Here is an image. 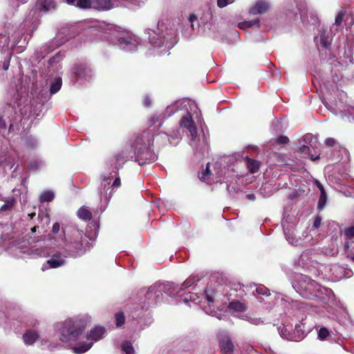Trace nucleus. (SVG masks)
<instances>
[{
    "label": "nucleus",
    "mask_w": 354,
    "mask_h": 354,
    "mask_svg": "<svg viewBox=\"0 0 354 354\" xmlns=\"http://www.w3.org/2000/svg\"><path fill=\"white\" fill-rule=\"evenodd\" d=\"M322 102L333 113H344L348 115V117H351L354 121V106H344L342 104V102L338 103L336 101H327L325 97L322 99Z\"/></svg>",
    "instance_id": "nucleus-20"
},
{
    "label": "nucleus",
    "mask_w": 354,
    "mask_h": 354,
    "mask_svg": "<svg viewBox=\"0 0 354 354\" xmlns=\"http://www.w3.org/2000/svg\"><path fill=\"white\" fill-rule=\"evenodd\" d=\"M282 226L283 228L284 234L287 241L292 245H297V241L294 242V230L289 229L288 227H286V223L284 221L282 222Z\"/></svg>",
    "instance_id": "nucleus-32"
},
{
    "label": "nucleus",
    "mask_w": 354,
    "mask_h": 354,
    "mask_svg": "<svg viewBox=\"0 0 354 354\" xmlns=\"http://www.w3.org/2000/svg\"><path fill=\"white\" fill-rule=\"evenodd\" d=\"M327 196L325 192H322V193H320V196L319 198V202L317 205V208L319 210H322L324 208L325 205L326 203Z\"/></svg>",
    "instance_id": "nucleus-43"
},
{
    "label": "nucleus",
    "mask_w": 354,
    "mask_h": 354,
    "mask_svg": "<svg viewBox=\"0 0 354 354\" xmlns=\"http://www.w3.org/2000/svg\"><path fill=\"white\" fill-rule=\"evenodd\" d=\"M324 142L328 147H335L336 145V140L333 138H326Z\"/></svg>",
    "instance_id": "nucleus-53"
},
{
    "label": "nucleus",
    "mask_w": 354,
    "mask_h": 354,
    "mask_svg": "<svg viewBox=\"0 0 354 354\" xmlns=\"http://www.w3.org/2000/svg\"><path fill=\"white\" fill-rule=\"evenodd\" d=\"M210 174L209 163H207L205 169L199 175V178L202 180H206L209 178Z\"/></svg>",
    "instance_id": "nucleus-45"
},
{
    "label": "nucleus",
    "mask_w": 354,
    "mask_h": 354,
    "mask_svg": "<svg viewBox=\"0 0 354 354\" xmlns=\"http://www.w3.org/2000/svg\"><path fill=\"white\" fill-rule=\"evenodd\" d=\"M303 144L301 145L299 151L304 158H310L311 160H317L320 157V144L317 136L311 133H307L302 138Z\"/></svg>",
    "instance_id": "nucleus-15"
},
{
    "label": "nucleus",
    "mask_w": 354,
    "mask_h": 354,
    "mask_svg": "<svg viewBox=\"0 0 354 354\" xmlns=\"http://www.w3.org/2000/svg\"><path fill=\"white\" fill-rule=\"evenodd\" d=\"M189 21L191 24L190 26L192 30L194 29V22L197 21V17L195 15H191L189 17Z\"/></svg>",
    "instance_id": "nucleus-55"
},
{
    "label": "nucleus",
    "mask_w": 354,
    "mask_h": 354,
    "mask_svg": "<svg viewBox=\"0 0 354 354\" xmlns=\"http://www.w3.org/2000/svg\"><path fill=\"white\" fill-rule=\"evenodd\" d=\"M176 32L174 21L168 17H162L156 26L145 30L149 43L159 49L158 55L166 54L174 46Z\"/></svg>",
    "instance_id": "nucleus-4"
},
{
    "label": "nucleus",
    "mask_w": 354,
    "mask_h": 354,
    "mask_svg": "<svg viewBox=\"0 0 354 354\" xmlns=\"http://www.w3.org/2000/svg\"><path fill=\"white\" fill-rule=\"evenodd\" d=\"M321 225V218H317L314 221V226L315 227L317 228Z\"/></svg>",
    "instance_id": "nucleus-61"
},
{
    "label": "nucleus",
    "mask_w": 354,
    "mask_h": 354,
    "mask_svg": "<svg viewBox=\"0 0 354 354\" xmlns=\"http://www.w3.org/2000/svg\"><path fill=\"white\" fill-rule=\"evenodd\" d=\"M55 8V3L53 0H45L41 5V10L48 11Z\"/></svg>",
    "instance_id": "nucleus-42"
},
{
    "label": "nucleus",
    "mask_w": 354,
    "mask_h": 354,
    "mask_svg": "<svg viewBox=\"0 0 354 354\" xmlns=\"http://www.w3.org/2000/svg\"><path fill=\"white\" fill-rule=\"evenodd\" d=\"M1 200L4 201V204L1 207V211L2 212L10 210L17 202V200L14 196L1 198Z\"/></svg>",
    "instance_id": "nucleus-31"
},
{
    "label": "nucleus",
    "mask_w": 354,
    "mask_h": 354,
    "mask_svg": "<svg viewBox=\"0 0 354 354\" xmlns=\"http://www.w3.org/2000/svg\"><path fill=\"white\" fill-rule=\"evenodd\" d=\"M308 254V252H304L299 259V266H301V267H305L307 264V261L306 260V257H307Z\"/></svg>",
    "instance_id": "nucleus-50"
},
{
    "label": "nucleus",
    "mask_w": 354,
    "mask_h": 354,
    "mask_svg": "<svg viewBox=\"0 0 354 354\" xmlns=\"http://www.w3.org/2000/svg\"><path fill=\"white\" fill-rule=\"evenodd\" d=\"M26 95L27 88L21 84L17 86V89L13 94V97L11 100L8 102V104L15 109L19 107L26 102Z\"/></svg>",
    "instance_id": "nucleus-21"
},
{
    "label": "nucleus",
    "mask_w": 354,
    "mask_h": 354,
    "mask_svg": "<svg viewBox=\"0 0 354 354\" xmlns=\"http://www.w3.org/2000/svg\"><path fill=\"white\" fill-rule=\"evenodd\" d=\"M198 32L203 36L212 38H216L218 35V26L210 12H205L201 17L198 23Z\"/></svg>",
    "instance_id": "nucleus-17"
},
{
    "label": "nucleus",
    "mask_w": 354,
    "mask_h": 354,
    "mask_svg": "<svg viewBox=\"0 0 354 354\" xmlns=\"http://www.w3.org/2000/svg\"><path fill=\"white\" fill-rule=\"evenodd\" d=\"M93 226L95 228L93 232L87 228L84 233L76 225L68 226L65 230L62 231L59 235L62 236L60 241H64L63 252L53 254L42 266V270L59 268L66 263V258H77L89 250L97 235L95 224Z\"/></svg>",
    "instance_id": "nucleus-1"
},
{
    "label": "nucleus",
    "mask_w": 354,
    "mask_h": 354,
    "mask_svg": "<svg viewBox=\"0 0 354 354\" xmlns=\"http://www.w3.org/2000/svg\"><path fill=\"white\" fill-rule=\"evenodd\" d=\"M343 234L348 239L354 238V225L346 227L344 230Z\"/></svg>",
    "instance_id": "nucleus-47"
},
{
    "label": "nucleus",
    "mask_w": 354,
    "mask_h": 354,
    "mask_svg": "<svg viewBox=\"0 0 354 354\" xmlns=\"http://www.w3.org/2000/svg\"><path fill=\"white\" fill-rule=\"evenodd\" d=\"M205 299L208 303V306L203 308L204 311L207 314L213 315L214 313V291L213 290L207 289L205 291L204 295Z\"/></svg>",
    "instance_id": "nucleus-26"
},
{
    "label": "nucleus",
    "mask_w": 354,
    "mask_h": 354,
    "mask_svg": "<svg viewBox=\"0 0 354 354\" xmlns=\"http://www.w3.org/2000/svg\"><path fill=\"white\" fill-rule=\"evenodd\" d=\"M159 120V118L158 116L153 115L151 118L149 120V124L151 126L155 124Z\"/></svg>",
    "instance_id": "nucleus-60"
},
{
    "label": "nucleus",
    "mask_w": 354,
    "mask_h": 354,
    "mask_svg": "<svg viewBox=\"0 0 354 354\" xmlns=\"http://www.w3.org/2000/svg\"><path fill=\"white\" fill-rule=\"evenodd\" d=\"M122 350L125 354H135L134 348L132 344L129 341H124L122 344Z\"/></svg>",
    "instance_id": "nucleus-38"
},
{
    "label": "nucleus",
    "mask_w": 354,
    "mask_h": 354,
    "mask_svg": "<svg viewBox=\"0 0 354 354\" xmlns=\"http://www.w3.org/2000/svg\"><path fill=\"white\" fill-rule=\"evenodd\" d=\"M146 0H92V8L106 11L113 8L123 7L135 10L140 8Z\"/></svg>",
    "instance_id": "nucleus-14"
},
{
    "label": "nucleus",
    "mask_w": 354,
    "mask_h": 354,
    "mask_svg": "<svg viewBox=\"0 0 354 354\" xmlns=\"http://www.w3.org/2000/svg\"><path fill=\"white\" fill-rule=\"evenodd\" d=\"M292 286L302 297L315 299L323 307L337 306V301L331 289L322 286L305 274H297Z\"/></svg>",
    "instance_id": "nucleus-3"
},
{
    "label": "nucleus",
    "mask_w": 354,
    "mask_h": 354,
    "mask_svg": "<svg viewBox=\"0 0 354 354\" xmlns=\"http://www.w3.org/2000/svg\"><path fill=\"white\" fill-rule=\"evenodd\" d=\"M60 230V225L59 223H55L52 227V234L57 235Z\"/></svg>",
    "instance_id": "nucleus-54"
},
{
    "label": "nucleus",
    "mask_w": 354,
    "mask_h": 354,
    "mask_svg": "<svg viewBox=\"0 0 354 354\" xmlns=\"http://www.w3.org/2000/svg\"><path fill=\"white\" fill-rule=\"evenodd\" d=\"M218 338L222 353L223 354H233L234 344L228 334L221 333Z\"/></svg>",
    "instance_id": "nucleus-23"
},
{
    "label": "nucleus",
    "mask_w": 354,
    "mask_h": 354,
    "mask_svg": "<svg viewBox=\"0 0 354 354\" xmlns=\"http://www.w3.org/2000/svg\"><path fill=\"white\" fill-rule=\"evenodd\" d=\"M115 324L117 327H121L125 322V317L122 312L115 314Z\"/></svg>",
    "instance_id": "nucleus-41"
},
{
    "label": "nucleus",
    "mask_w": 354,
    "mask_h": 354,
    "mask_svg": "<svg viewBox=\"0 0 354 354\" xmlns=\"http://www.w3.org/2000/svg\"><path fill=\"white\" fill-rule=\"evenodd\" d=\"M344 15H345V11L344 10H340L337 13V15L335 17V25L339 26L342 23Z\"/></svg>",
    "instance_id": "nucleus-49"
},
{
    "label": "nucleus",
    "mask_w": 354,
    "mask_h": 354,
    "mask_svg": "<svg viewBox=\"0 0 354 354\" xmlns=\"http://www.w3.org/2000/svg\"><path fill=\"white\" fill-rule=\"evenodd\" d=\"M72 37L73 35L71 34V30L69 28H63L59 30L56 37L53 39L50 44H48L42 46L41 49L44 51L46 50V54H48L50 51L53 50L56 47L64 44Z\"/></svg>",
    "instance_id": "nucleus-19"
},
{
    "label": "nucleus",
    "mask_w": 354,
    "mask_h": 354,
    "mask_svg": "<svg viewBox=\"0 0 354 354\" xmlns=\"http://www.w3.org/2000/svg\"><path fill=\"white\" fill-rule=\"evenodd\" d=\"M246 198L249 200V201H254L256 197H255V195L254 194H248L246 195Z\"/></svg>",
    "instance_id": "nucleus-63"
},
{
    "label": "nucleus",
    "mask_w": 354,
    "mask_h": 354,
    "mask_svg": "<svg viewBox=\"0 0 354 354\" xmlns=\"http://www.w3.org/2000/svg\"><path fill=\"white\" fill-rule=\"evenodd\" d=\"M229 310L232 313H241L245 310L244 304L239 301H233L229 304Z\"/></svg>",
    "instance_id": "nucleus-33"
},
{
    "label": "nucleus",
    "mask_w": 354,
    "mask_h": 354,
    "mask_svg": "<svg viewBox=\"0 0 354 354\" xmlns=\"http://www.w3.org/2000/svg\"><path fill=\"white\" fill-rule=\"evenodd\" d=\"M256 292L258 295L268 296L269 294V290L263 285H259L256 288Z\"/></svg>",
    "instance_id": "nucleus-48"
},
{
    "label": "nucleus",
    "mask_w": 354,
    "mask_h": 354,
    "mask_svg": "<svg viewBox=\"0 0 354 354\" xmlns=\"http://www.w3.org/2000/svg\"><path fill=\"white\" fill-rule=\"evenodd\" d=\"M77 216L79 218L88 221L92 218V214L91 211L86 206H82L77 212Z\"/></svg>",
    "instance_id": "nucleus-30"
},
{
    "label": "nucleus",
    "mask_w": 354,
    "mask_h": 354,
    "mask_svg": "<svg viewBox=\"0 0 354 354\" xmlns=\"http://www.w3.org/2000/svg\"><path fill=\"white\" fill-rule=\"evenodd\" d=\"M28 0H12L10 4L13 7H17L20 3H24L27 2Z\"/></svg>",
    "instance_id": "nucleus-56"
},
{
    "label": "nucleus",
    "mask_w": 354,
    "mask_h": 354,
    "mask_svg": "<svg viewBox=\"0 0 354 354\" xmlns=\"http://www.w3.org/2000/svg\"><path fill=\"white\" fill-rule=\"evenodd\" d=\"M338 150L333 151L328 156V159L333 162H337L340 161L344 155L347 154V151L345 148L342 147H337Z\"/></svg>",
    "instance_id": "nucleus-29"
},
{
    "label": "nucleus",
    "mask_w": 354,
    "mask_h": 354,
    "mask_svg": "<svg viewBox=\"0 0 354 354\" xmlns=\"http://www.w3.org/2000/svg\"><path fill=\"white\" fill-rule=\"evenodd\" d=\"M289 141V139L288 137L286 136H280L278 139H277V142L278 143H281V144H285V143H287Z\"/></svg>",
    "instance_id": "nucleus-59"
},
{
    "label": "nucleus",
    "mask_w": 354,
    "mask_h": 354,
    "mask_svg": "<svg viewBox=\"0 0 354 354\" xmlns=\"http://www.w3.org/2000/svg\"><path fill=\"white\" fill-rule=\"evenodd\" d=\"M10 248L18 257H21V254H27L32 258H37L48 256L51 253L50 249L39 241H22L12 243Z\"/></svg>",
    "instance_id": "nucleus-9"
},
{
    "label": "nucleus",
    "mask_w": 354,
    "mask_h": 354,
    "mask_svg": "<svg viewBox=\"0 0 354 354\" xmlns=\"http://www.w3.org/2000/svg\"><path fill=\"white\" fill-rule=\"evenodd\" d=\"M73 73L76 75L77 80L89 81L93 77V72L88 66L80 64L73 68Z\"/></svg>",
    "instance_id": "nucleus-22"
},
{
    "label": "nucleus",
    "mask_w": 354,
    "mask_h": 354,
    "mask_svg": "<svg viewBox=\"0 0 354 354\" xmlns=\"http://www.w3.org/2000/svg\"><path fill=\"white\" fill-rule=\"evenodd\" d=\"M347 259H348L350 261L354 262V252L348 254H347Z\"/></svg>",
    "instance_id": "nucleus-64"
},
{
    "label": "nucleus",
    "mask_w": 354,
    "mask_h": 354,
    "mask_svg": "<svg viewBox=\"0 0 354 354\" xmlns=\"http://www.w3.org/2000/svg\"><path fill=\"white\" fill-rule=\"evenodd\" d=\"M198 108L194 101L188 98L178 100L167 106L164 113V118L174 115L176 111H183L186 114L180 120V127L186 129L190 136L189 145L194 154L199 158L203 157L208 152L207 137L202 129V135H199L193 120L191 112L196 113Z\"/></svg>",
    "instance_id": "nucleus-2"
},
{
    "label": "nucleus",
    "mask_w": 354,
    "mask_h": 354,
    "mask_svg": "<svg viewBox=\"0 0 354 354\" xmlns=\"http://www.w3.org/2000/svg\"><path fill=\"white\" fill-rule=\"evenodd\" d=\"M62 78L61 77L56 78L50 85V93L55 94L56 93H57L60 90V88L62 87Z\"/></svg>",
    "instance_id": "nucleus-36"
},
{
    "label": "nucleus",
    "mask_w": 354,
    "mask_h": 354,
    "mask_svg": "<svg viewBox=\"0 0 354 354\" xmlns=\"http://www.w3.org/2000/svg\"><path fill=\"white\" fill-rule=\"evenodd\" d=\"M105 328L102 326H95L87 333L86 342H80L75 345L72 349L76 354H82L88 351L93 343L101 339L105 334Z\"/></svg>",
    "instance_id": "nucleus-16"
},
{
    "label": "nucleus",
    "mask_w": 354,
    "mask_h": 354,
    "mask_svg": "<svg viewBox=\"0 0 354 354\" xmlns=\"http://www.w3.org/2000/svg\"><path fill=\"white\" fill-rule=\"evenodd\" d=\"M90 317L86 315L68 318L55 325L59 339L71 345L77 342L83 334Z\"/></svg>",
    "instance_id": "nucleus-5"
},
{
    "label": "nucleus",
    "mask_w": 354,
    "mask_h": 354,
    "mask_svg": "<svg viewBox=\"0 0 354 354\" xmlns=\"http://www.w3.org/2000/svg\"><path fill=\"white\" fill-rule=\"evenodd\" d=\"M55 198V194H54V192L50 191V190H46V191H44L40 196H39V201L41 202V203H44V202H50L51 201H53Z\"/></svg>",
    "instance_id": "nucleus-35"
},
{
    "label": "nucleus",
    "mask_w": 354,
    "mask_h": 354,
    "mask_svg": "<svg viewBox=\"0 0 354 354\" xmlns=\"http://www.w3.org/2000/svg\"><path fill=\"white\" fill-rule=\"evenodd\" d=\"M238 27L240 29H242V30H245V29H246L248 28L247 26H246V23L245 21L239 23L238 24Z\"/></svg>",
    "instance_id": "nucleus-62"
},
{
    "label": "nucleus",
    "mask_w": 354,
    "mask_h": 354,
    "mask_svg": "<svg viewBox=\"0 0 354 354\" xmlns=\"http://www.w3.org/2000/svg\"><path fill=\"white\" fill-rule=\"evenodd\" d=\"M153 143V136L149 132H144L129 144L132 158L140 165L149 164L157 160L158 156L151 148Z\"/></svg>",
    "instance_id": "nucleus-6"
},
{
    "label": "nucleus",
    "mask_w": 354,
    "mask_h": 354,
    "mask_svg": "<svg viewBox=\"0 0 354 354\" xmlns=\"http://www.w3.org/2000/svg\"><path fill=\"white\" fill-rule=\"evenodd\" d=\"M304 324H304L302 322L299 324H295V329L292 332V336L297 337L298 335H299V336L302 335V337H301V340L303 339L306 335V333L305 332V330L303 329V328L304 327Z\"/></svg>",
    "instance_id": "nucleus-34"
},
{
    "label": "nucleus",
    "mask_w": 354,
    "mask_h": 354,
    "mask_svg": "<svg viewBox=\"0 0 354 354\" xmlns=\"http://www.w3.org/2000/svg\"><path fill=\"white\" fill-rule=\"evenodd\" d=\"M174 290V283L156 282L147 289L140 290V295L144 299V304L150 306L162 301L164 294L173 297Z\"/></svg>",
    "instance_id": "nucleus-8"
},
{
    "label": "nucleus",
    "mask_w": 354,
    "mask_h": 354,
    "mask_svg": "<svg viewBox=\"0 0 354 354\" xmlns=\"http://www.w3.org/2000/svg\"><path fill=\"white\" fill-rule=\"evenodd\" d=\"M317 335L319 339L322 341L326 340L330 336V332L326 327H322L319 329Z\"/></svg>",
    "instance_id": "nucleus-40"
},
{
    "label": "nucleus",
    "mask_w": 354,
    "mask_h": 354,
    "mask_svg": "<svg viewBox=\"0 0 354 354\" xmlns=\"http://www.w3.org/2000/svg\"><path fill=\"white\" fill-rule=\"evenodd\" d=\"M120 178L118 172L113 170L112 172L104 174L101 177V183L98 187V195L100 201L108 203L113 194L120 186Z\"/></svg>",
    "instance_id": "nucleus-13"
},
{
    "label": "nucleus",
    "mask_w": 354,
    "mask_h": 354,
    "mask_svg": "<svg viewBox=\"0 0 354 354\" xmlns=\"http://www.w3.org/2000/svg\"><path fill=\"white\" fill-rule=\"evenodd\" d=\"M330 32L326 30H320L319 35L315 37V41L320 50V48H328L330 45Z\"/></svg>",
    "instance_id": "nucleus-24"
},
{
    "label": "nucleus",
    "mask_w": 354,
    "mask_h": 354,
    "mask_svg": "<svg viewBox=\"0 0 354 354\" xmlns=\"http://www.w3.org/2000/svg\"><path fill=\"white\" fill-rule=\"evenodd\" d=\"M286 15L295 19L298 13L304 24L316 25L318 23V17L315 11L306 8L304 3H298L295 0H290L286 6Z\"/></svg>",
    "instance_id": "nucleus-12"
},
{
    "label": "nucleus",
    "mask_w": 354,
    "mask_h": 354,
    "mask_svg": "<svg viewBox=\"0 0 354 354\" xmlns=\"http://www.w3.org/2000/svg\"><path fill=\"white\" fill-rule=\"evenodd\" d=\"M200 279L197 276H190L188 277L181 285L179 286L174 283L175 290L174 291L173 297H178L181 300L189 306H192V303L194 304H199L201 302V297L196 293L191 292H185L188 288H194Z\"/></svg>",
    "instance_id": "nucleus-11"
},
{
    "label": "nucleus",
    "mask_w": 354,
    "mask_h": 354,
    "mask_svg": "<svg viewBox=\"0 0 354 354\" xmlns=\"http://www.w3.org/2000/svg\"><path fill=\"white\" fill-rule=\"evenodd\" d=\"M44 165V163L41 160H35L30 163V169L32 170H36L41 168Z\"/></svg>",
    "instance_id": "nucleus-46"
},
{
    "label": "nucleus",
    "mask_w": 354,
    "mask_h": 354,
    "mask_svg": "<svg viewBox=\"0 0 354 354\" xmlns=\"http://www.w3.org/2000/svg\"><path fill=\"white\" fill-rule=\"evenodd\" d=\"M75 6L81 9L92 8V0H77Z\"/></svg>",
    "instance_id": "nucleus-39"
},
{
    "label": "nucleus",
    "mask_w": 354,
    "mask_h": 354,
    "mask_svg": "<svg viewBox=\"0 0 354 354\" xmlns=\"http://www.w3.org/2000/svg\"><path fill=\"white\" fill-rule=\"evenodd\" d=\"M246 26L248 28H250L254 25L259 26V20L245 21Z\"/></svg>",
    "instance_id": "nucleus-57"
},
{
    "label": "nucleus",
    "mask_w": 354,
    "mask_h": 354,
    "mask_svg": "<svg viewBox=\"0 0 354 354\" xmlns=\"http://www.w3.org/2000/svg\"><path fill=\"white\" fill-rule=\"evenodd\" d=\"M270 8L268 2L260 0L258 1L249 10L250 14L256 15L266 13Z\"/></svg>",
    "instance_id": "nucleus-25"
},
{
    "label": "nucleus",
    "mask_w": 354,
    "mask_h": 354,
    "mask_svg": "<svg viewBox=\"0 0 354 354\" xmlns=\"http://www.w3.org/2000/svg\"><path fill=\"white\" fill-rule=\"evenodd\" d=\"M234 0H217V6L221 8H225L227 5L232 3Z\"/></svg>",
    "instance_id": "nucleus-51"
},
{
    "label": "nucleus",
    "mask_w": 354,
    "mask_h": 354,
    "mask_svg": "<svg viewBox=\"0 0 354 354\" xmlns=\"http://www.w3.org/2000/svg\"><path fill=\"white\" fill-rule=\"evenodd\" d=\"M133 159L129 145H126L121 150L117 151L109 160V165L116 171L121 168L125 162Z\"/></svg>",
    "instance_id": "nucleus-18"
},
{
    "label": "nucleus",
    "mask_w": 354,
    "mask_h": 354,
    "mask_svg": "<svg viewBox=\"0 0 354 354\" xmlns=\"http://www.w3.org/2000/svg\"><path fill=\"white\" fill-rule=\"evenodd\" d=\"M110 42L126 52H135L141 44L140 38L128 30L115 31L110 37Z\"/></svg>",
    "instance_id": "nucleus-10"
},
{
    "label": "nucleus",
    "mask_w": 354,
    "mask_h": 354,
    "mask_svg": "<svg viewBox=\"0 0 354 354\" xmlns=\"http://www.w3.org/2000/svg\"><path fill=\"white\" fill-rule=\"evenodd\" d=\"M245 319L250 324L254 325H260L264 323V321L260 318L252 316H245Z\"/></svg>",
    "instance_id": "nucleus-44"
},
{
    "label": "nucleus",
    "mask_w": 354,
    "mask_h": 354,
    "mask_svg": "<svg viewBox=\"0 0 354 354\" xmlns=\"http://www.w3.org/2000/svg\"><path fill=\"white\" fill-rule=\"evenodd\" d=\"M39 335L37 330H28L22 336L23 341L26 345H32L39 338Z\"/></svg>",
    "instance_id": "nucleus-28"
},
{
    "label": "nucleus",
    "mask_w": 354,
    "mask_h": 354,
    "mask_svg": "<svg viewBox=\"0 0 354 354\" xmlns=\"http://www.w3.org/2000/svg\"><path fill=\"white\" fill-rule=\"evenodd\" d=\"M64 57V55L60 52L57 53L54 57L50 59V64H53L54 62H59Z\"/></svg>",
    "instance_id": "nucleus-52"
},
{
    "label": "nucleus",
    "mask_w": 354,
    "mask_h": 354,
    "mask_svg": "<svg viewBox=\"0 0 354 354\" xmlns=\"http://www.w3.org/2000/svg\"><path fill=\"white\" fill-rule=\"evenodd\" d=\"M180 136V132L179 129H177L176 131H174L172 134L170 135V137L174 140H178Z\"/></svg>",
    "instance_id": "nucleus-58"
},
{
    "label": "nucleus",
    "mask_w": 354,
    "mask_h": 354,
    "mask_svg": "<svg viewBox=\"0 0 354 354\" xmlns=\"http://www.w3.org/2000/svg\"><path fill=\"white\" fill-rule=\"evenodd\" d=\"M247 166L250 171L256 173L259 169V162L251 158H247Z\"/></svg>",
    "instance_id": "nucleus-37"
},
{
    "label": "nucleus",
    "mask_w": 354,
    "mask_h": 354,
    "mask_svg": "<svg viewBox=\"0 0 354 354\" xmlns=\"http://www.w3.org/2000/svg\"><path fill=\"white\" fill-rule=\"evenodd\" d=\"M278 331L280 335V336L285 339L289 340V341H293V342H299L301 341V337L302 335L297 337L292 336V333L290 332L286 326H280L278 327Z\"/></svg>",
    "instance_id": "nucleus-27"
},
{
    "label": "nucleus",
    "mask_w": 354,
    "mask_h": 354,
    "mask_svg": "<svg viewBox=\"0 0 354 354\" xmlns=\"http://www.w3.org/2000/svg\"><path fill=\"white\" fill-rule=\"evenodd\" d=\"M153 143V136L149 132H144L129 144L132 158L140 165L149 164L157 160L158 156L151 148Z\"/></svg>",
    "instance_id": "nucleus-7"
}]
</instances>
